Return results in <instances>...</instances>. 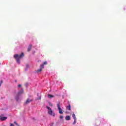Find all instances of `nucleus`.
Listing matches in <instances>:
<instances>
[{"instance_id":"nucleus-1","label":"nucleus","mask_w":126,"mask_h":126,"mask_svg":"<svg viewBox=\"0 0 126 126\" xmlns=\"http://www.w3.org/2000/svg\"><path fill=\"white\" fill-rule=\"evenodd\" d=\"M23 57H24V53H22L21 55H19L18 54H15L14 56V59H15V60H16L17 61V63H20V59H22V58H23Z\"/></svg>"},{"instance_id":"nucleus-2","label":"nucleus","mask_w":126,"mask_h":126,"mask_svg":"<svg viewBox=\"0 0 126 126\" xmlns=\"http://www.w3.org/2000/svg\"><path fill=\"white\" fill-rule=\"evenodd\" d=\"M47 109H48V114L50 115V116H53V117H55L56 116V113L52 110V109L50 108L49 106H46Z\"/></svg>"},{"instance_id":"nucleus-3","label":"nucleus","mask_w":126,"mask_h":126,"mask_svg":"<svg viewBox=\"0 0 126 126\" xmlns=\"http://www.w3.org/2000/svg\"><path fill=\"white\" fill-rule=\"evenodd\" d=\"M57 106L59 112V114H63V110L61 108V103L59 102L57 104Z\"/></svg>"},{"instance_id":"nucleus-4","label":"nucleus","mask_w":126,"mask_h":126,"mask_svg":"<svg viewBox=\"0 0 126 126\" xmlns=\"http://www.w3.org/2000/svg\"><path fill=\"white\" fill-rule=\"evenodd\" d=\"M20 95V93H18L17 96L15 97L16 101H18L19 100V95Z\"/></svg>"},{"instance_id":"nucleus-5","label":"nucleus","mask_w":126,"mask_h":126,"mask_svg":"<svg viewBox=\"0 0 126 126\" xmlns=\"http://www.w3.org/2000/svg\"><path fill=\"white\" fill-rule=\"evenodd\" d=\"M32 101H33L32 99H30L29 98H28L25 102V104H29V103H30L31 102H32Z\"/></svg>"},{"instance_id":"nucleus-6","label":"nucleus","mask_w":126,"mask_h":126,"mask_svg":"<svg viewBox=\"0 0 126 126\" xmlns=\"http://www.w3.org/2000/svg\"><path fill=\"white\" fill-rule=\"evenodd\" d=\"M31 48H32V45L30 44L28 49V52H30V51H31Z\"/></svg>"},{"instance_id":"nucleus-7","label":"nucleus","mask_w":126,"mask_h":126,"mask_svg":"<svg viewBox=\"0 0 126 126\" xmlns=\"http://www.w3.org/2000/svg\"><path fill=\"white\" fill-rule=\"evenodd\" d=\"M65 120H66V121H69L70 120V116H66L65 117Z\"/></svg>"},{"instance_id":"nucleus-8","label":"nucleus","mask_w":126,"mask_h":126,"mask_svg":"<svg viewBox=\"0 0 126 126\" xmlns=\"http://www.w3.org/2000/svg\"><path fill=\"white\" fill-rule=\"evenodd\" d=\"M48 98H54L55 97V95H53L52 94H48Z\"/></svg>"},{"instance_id":"nucleus-9","label":"nucleus","mask_w":126,"mask_h":126,"mask_svg":"<svg viewBox=\"0 0 126 126\" xmlns=\"http://www.w3.org/2000/svg\"><path fill=\"white\" fill-rule=\"evenodd\" d=\"M66 109H67V110L70 111V110H71L70 105H69V106H67Z\"/></svg>"},{"instance_id":"nucleus-10","label":"nucleus","mask_w":126,"mask_h":126,"mask_svg":"<svg viewBox=\"0 0 126 126\" xmlns=\"http://www.w3.org/2000/svg\"><path fill=\"white\" fill-rule=\"evenodd\" d=\"M72 118H73L74 120H76V117H75V114H72Z\"/></svg>"},{"instance_id":"nucleus-11","label":"nucleus","mask_w":126,"mask_h":126,"mask_svg":"<svg viewBox=\"0 0 126 126\" xmlns=\"http://www.w3.org/2000/svg\"><path fill=\"white\" fill-rule=\"evenodd\" d=\"M41 71H42V69L41 68H40L37 70V72H40Z\"/></svg>"},{"instance_id":"nucleus-12","label":"nucleus","mask_w":126,"mask_h":126,"mask_svg":"<svg viewBox=\"0 0 126 126\" xmlns=\"http://www.w3.org/2000/svg\"><path fill=\"white\" fill-rule=\"evenodd\" d=\"M40 68L41 69H43V68H44V65H43V64L40 65Z\"/></svg>"},{"instance_id":"nucleus-13","label":"nucleus","mask_w":126,"mask_h":126,"mask_svg":"<svg viewBox=\"0 0 126 126\" xmlns=\"http://www.w3.org/2000/svg\"><path fill=\"white\" fill-rule=\"evenodd\" d=\"M19 93H20V94H22V93H23V90H21V92H19Z\"/></svg>"},{"instance_id":"nucleus-14","label":"nucleus","mask_w":126,"mask_h":126,"mask_svg":"<svg viewBox=\"0 0 126 126\" xmlns=\"http://www.w3.org/2000/svg\"><path fill=\"white\" fill-rule=\"evenodd\" d=\"M74 121L73 125H75V123H76V119H74Z\"/></svg>"},{"instance_id":"nucleus-15","label":"nucleus","mask_w":126,"mask_h":126,"mask_svg":"<svg viewBox=\"0 0 126 126\" xmlns=\"http://www.w3.org/2000/svg\"><path fill=\"white\" fill-rule=\"evenodd\" d=\"M2 83H3V81H2V80H1L0 83V86H1Z\"/></svg>"},{"instance_id":"nucleus-16","label":"nucleus","mask_w":126,"mask_h":126,"mask_svg":"<svg viewBox=\"0 0 126 126\" xmlns=\"http://www.w3.org/2000/svg\"><path fill=\"white\" fill-rule=\"evenodd\" d=\"M44 64H48V62H45L44 63H43V65Z\"/></svg>"},{"instance_id":"nucleus-17","label":"nucleus","mask_w":126,"mask_h":126,"mask_svg":"<svg viewBox=\"0 0 126 126\" xmlns=\"http://www.w3.org/2000/svg\"><path fill=\"white\" fill-rule=\"evenodd\" d=\"M14 124H15V125H16V126H19V125H18V124L17 123H16V122H14Z\"/></svg>"},{"instance_id":"nucleus-18","label":"nucleus","mask_w":126,"mask_h":126,"mask_svg":"<svg viewBox=\"0 0 126 126\" xmlns=\"http://www.w3.org/2000/svg\"><path fill=\"white\" fill-rule=\"evenodd\" d=\"M63 116H60L61 120L63 119Z\"/></svg>"},{"instance_id":"nucleus-19","label":"nucleus","mask_w":126,"mask_h":126,"mask_svg":"<svg viewBox=\"0 0 126 126\" xmlns=\"http://www.w3.org/2000/svg\"><path fill=\"white\" fill-rule=\"evenodd\" d=\"M10 126H14V125L13 124H11Z\"/></svg>"},{"instance_id":"nucleus-20","label":"nucleus","mask_w":126,"mask_h":126,"mask_svg":"<svg viewBox=\"0 0 126 126\" xmlns=\"http://www.w3.org/2000/svg\"><path fill=\"white\" fill-rule=\"evenodd\" d=\"M18 87H21V85H19Z\"/></svg>"},{"instance_id":"nucleus-21","label":"nucleus","mask_w":126,"mask_h":126,"mask_svg":"<svg viewBox=\"0 0 126 126\" xmlns=\"http://www.w3.org/2000/svg\"><path fill=\"white\" fill-rule=\"evenodd\" d=\"M50 106H51V107H53V104H50Z\"/></svg>"}]
</instances>
